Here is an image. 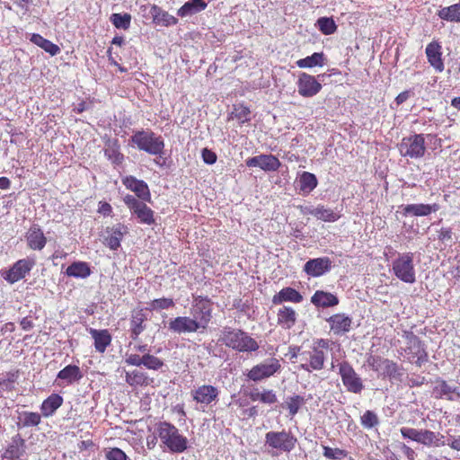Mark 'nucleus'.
Instances as JSON below:
<instances>
[{
	"mask_svg": "<svg viewBox=\"0 0 460 460\" xmlns=\"http://www.w3.org/2000/svg\"><path fill=\"white\" fill-rule=\"evenodd\" d=\"M400 432L404 438L411 439L412 441L418 442L420 440V429L413 428L402 427L400 429Z\"/></svg>",
	"mask_w": 460,
	"mask_h": 460,
	"instance_id": "4d7b16f0",
	"label": "nucleus"
},
{
	"mask_svg": "<svg viewBox=\"0 0 460 460\" xmlns=\"http://www.w3.org/2000/svg\"><path fill=\"white\" fill-rule=\"evenodd\" d=\"M212 303L210 299L199 296L194 298L190 307L191 318L199 323L201 332L205 331L212 318Z\"/></svg>",
	"mask_w": 460,
	"mask_h": 460,
	"instance_id": "39448f33",
	"label": "nucleus"
},
{
	"mask_svg": "<svg viewBox=\"0 0 460 460\" xmlns=\"http://www.w3.org/2000/svg\"><path fill=\"white\" fill-rule=\"evenodd\" d=\"M279 361L275 358H270L254 366L248 372L247 377L254 382L261 381L273 376L280 369Z\"/></svg>",
	"mask_w": 460,
	"mask_h": 460,
	"instance_id": "9b49d317",
	"label": "nucleus"
},
{
	"mask_svg": "<svg viewBox=\"0 0 460 460\" xmlns=\"http://www.w3.org/2000/svg\"><path fill=\"white\" fill-rule=\"evenodd\" d=\"M190 394L197 403L208 406L217 400L219 391L214 385H203L193 389Z\"/></svg>",
	"mask_w": 460,
	"mask_h": 460,
	"instance_id": "a211bd4d",
	"label": "nucleus"
},
{
	"mask_svg": "<svg viewBox=\"0 0 460 460\" xmlns=\"http://www.w3.org/2000/svg\"><path fill=\"white\" fill-rule=\"evenodd\" d=\"M127 189L135 192L138 199L148 201L151 199L147 184L144 181L137 180L133 176H128L123 180Z\"/></svg>",
	"mask_w": 460,
	"mask_h": 460,
	"instance_id": "b1692460",
	"label": "nucleus"
},
{
	"mask_svg": "<svg viewBox=\"0 0 460 460\" xmlns=\"http://www.w3.org/2000/svg\"><path fill=\"white\" fill-rule=\"evenodd\" d=\"M439 209V206L437 203L434 204H409L402 208V214L404 216L413 217H426L433 212H437Z\"/></svg>",
	"mask_w": 460,
	"mask_h": 460,
	"instance_id": "bb28decb",
	"label": "nucleus"
},
{
	"mask_svg": "<svg viewBox=\"0 0 460 460\" xmlns=\"http://www.w3.org/2000/svg\"><path fill=\"white\" fill-rule=\"evenodd\" d=\"M316 26L324 35L333 34L337 31V25L332 17H321L316 21Z\"/></svg>",
	"mask_w": 460,
	"mask_h": 460,
	"instance_id": "a18cd8bd",
	"label": "nucleus"
},
{
	"mask_svg": "<svg viewBox=\"0 0 460 460\" xmlns=\"http://www.w3.org/2000/svg\"><path fill=\"white\" fill-rule=\"evenodd\" d=\"M248 167H259L265 172H275L277 171L281 163L279 160L272 155H260L248 158L245 161Z\"/></svg>",
	"mask_w": 460,
	"mask_h": 460,
	"instance_id": "6ab92c4d",
	"label": "nucleus"
},
{
	"mask_svg": "<svg viewBox=\"0 0 460 460\" xmlns=\"http://www.w3.org/2000/svg\"><path fill=\"white\" fill-rule=\"evenodd\" d=\"M98 212L103 216H110L112 212V208L109 203L101 201L99 203Z\"/></svg>",
	"mask_w": 460,
	"mask_h": 460,
	"instance_id": "69168bd1",
	"label": "nucleus"
},
{
	"mask_svg": "<svg viewBox=\"0 0 460 460\" xmlns=\"http://www.w3.org/2000/svg\"><path fill=\"white\" fill-rule=\"evenodd\" d=\"M403 337L406 340L405 351L409 356V360L420 365L427 358L420 340L411 332H404Z\"/></svg>",
	"mask_w": 460,
	"mask_h": 460,
	"instance_id": "f8f14e48",
	"label": "nucleus"
},
{
	"mask_svg": "<svg viewBox=\"0 0 460 460\" xmlns=\"http://www.w3.org/2000/svg\"><path fill=\"white\" fill-rule=\"evenodd\" d=\"M261 397V402L263 403L272 404L277 402V395L272 390H264Z\"/></svg>",
	"mask_w": 460,
	"mask_h": 460,
	"instance_id": "bf43d9fd",
	"label": "nucleus"
},
{
	"mask_svg": "<svg viewBox=\"0 0 460 460\" xmlns=\"http://www.w3.org/2000/svg\"><path fill=\"white\" fill-rule=\"evenodd\" d=\"M298 93L303 97H313L322 89V84L317 82L314 76L302 73L297 80Z\"/></svg>",
	"mask_w": 460,
	"mask_h": 460,
	"instance_id": "f3484780",
	"label": "nucleus"
},
{
	"mask_svg": "<svg viewBox=\"0 0 460 460\" xmlns=\"http://www.w3.org/2000/svg\"><path fill=\"white\" fill-rule=\"evenodd\" d=\"M303 403L304 398L300 395H294L289 397L286 402L287 407L291 416H294L298 412V410Z\"/></svg>",
	"mask_w": 460,
	"mask_h": 460,
	"instance_id": "603ef678",
	"label": "nucleus"
},
{
	"mask_svg": "<svg viewBox=\"0 0 460 460\" xmlns=\"http://www.w3.org/2000/svg\"><path fill=\"white\" fill-rule=\"evenodd\" d=\"M438 16L446 21L460 22V3L442 8Z\"/></svg>",
	"mask_w": 460,
	"mask_h": 460,
	"instance_id": "79ce46f5",
	"label": "nucleus"
},
{
	"mask_svg": "<svg viewBox=\"0 0 460 460\" xmlns=\"http://www.w3.org/2000/svg\"><path fill=\"white\" fill-rule=\"evenodd\" d=\"M419 438V443L426 447H441L446 445L442 434L429 429H420Z\"/></svg>",
	"mask_w": 460,
	"mask_h": 460,
	"instance_id": "c756f323",
	"label": "nucleus"
},
{
	"mask_svg": "<svg viewBox=\"0 0 460 460\" xmlns=\"http://www.w3.org/2000/svg\"><path fill=\"white\" fill-rule=\"evenodd\" d=\"M305 363L301 364V368L311 372L312 370H321L324 367L326 359V351L311 349L303 354Z\"/></svg>",
	"mask_w": 460,
	"mask_h": 460,
	"instance_id": "412c9836",
	"label": "nucleus"
},
{
	"mask_svg": "<svg viewBox=\"0 0 460 460\" xmlns=\"http://www.w3.org/2000/svg\"><path fill=\"white\" fill-rule=\"evenodd\" d=\"M105 155L114 164H120L124 159L123 155L115 146L105 149Z\"/></svg>",
	"mask_w": 460,
	"mask_h": 460,
	"instance_id": "6e6d98bb",
	"label": "nucleus"
},
{
	"mask_svg": "<svg viewBox=\"0 0 460 460\" xmlns=\"http://www.w3.org/2000/svg\"><path fill=\"white\" fill-rule=\"evenodd\" d=\"M323 53L315 52L309 57L297 60L296 65L300 68H311L316 66H322L323 65Z\"/></svg>",
	"mask_w": 460,
	"mask_h": 460,
	"instance_id": "37998d69",
	"label": "nucleus"
},
{
	"mask_svg": "<svg viewBox=\"0 0 460 460\" xmlns=\"http://www.w3.org/2000/svg\"><path fill=\"white\" fill-rule=\"evenodd\" d=\"M25 238L28 246L31 250L35 251H41L47 243V238L45 237L42 230L37 225H33L30 227L26 233Z\"/></svg>",
	"mask_w": 460,
	"mask_h": 460,
	"instance_id": "393cba45",
	"label": "nucleus"
},
{
	"mask_svg": "<svg viewBox=\"0 0 460 460\" xmlns=\"http://www.w3.org/2000/svg\"><path fill=\"white\" fill-rule=\"evenodd\" d=\"M426 55L429 64L436 71L442 72L444 70L445 66L441 58V46L438 42L432 41L428 44L426 47Z\"/></svg>",
	"mask_w": 460,
	"mask_h": 460,
	"instance_id": "cd10ccee",
	"label": "nucleus"
},
{
	"mask_svg": "<svg viewBox=\"0 0 460 460\" xmlns=\"http://www.w3.org/2000/svg\"><path fill=\"white\" fill-rule=\"evenodd\" d=\"M452 449L460 451V436L458 437H450L447 439V443Z\"/></svg>",
	"mask_w": 460,
	"mask_h": 460,
	"instance_id": "338daca9",
	"label": "nucleus"
},
{
	"mask_svg": "<svg viewBox=\"0 0 460 460\" xmlns=\"http://www.w3.org/2000/svg\"><path fill=\"white\" fill-rule=\"evenodd\" d=\"M330 346V341L328 340L324 339H318L316 341H314L313 349H317L320 351H327Z\"/></svg>",
	"mask_w": 460,
	"mask_h": 460,
	"instance_id": "0e129e2a",
	"label": "nucleus"
},
{
	"mask_svg": "<svg viewBox=\"0 0 460 460\" xmlns=\"http://www.w3.org/2000/svg\"><path fill=\"white\" fill-rule=\"evenodd\" d=\"M123 200L131 213L137 216L140 223L152 225L155 222L154 211L143 201L129 194L126 195Z\"/></svg>",
	"mask_w": 460,
	"mask_h": 460,
	"instance_id": "9d476101",
	"label": "nucleus"
},
{
	"mask_svg": "<svg viewBox=\"0 0 460 460\" xmlns=\"http://www.w3.org/2000/svg\"><path fill=\"white\" fill-rule=\"evenodd\" d=\"M173 306H174L173 299L167 298V297L154 299L153 301H151L149 303V309L155 310V311L169 309Z\"/></svg>",
	"mask_w": 460,
	"mask_h": 460,
	"instance_id": "8fccbe9b",
	"label": "nucleus"
},
{
	"mask_svg": "<svg viewBox=\"0 0 460 460\" xmlns=\"http://www.w3.org/2000/svg\"><path fill=\"white\" fill-rule=\"evenodd\" d=\"M143 356L140 357L137 354H129L126 358V362L128 365L139 367L143 365Z\"/></svg>",
	"mask_w": 460,
	"mask_h": 460,
	"instance_id": "e2e57ef3",
	"label": "nucleus"
},
{
	"mask_svg": "<svg viewBox=\"0 0 460 460\" xmlns=\"http://www.w3.org/2000/svg\"><path fill=\"white\" fill-rule=\"evenodd\" d=\"M361 424L367 429H371L378 424V418L372 411H367L361 416Z\"/></svg>",
	"mask_w": 460,
	"mask_h": 460,
	"instance_id": "864d4df0",
	"label": "nucleus"
},
{
	"mask_svg": "<svg viewBox=\"0 0 460 460\" xmlns=\"http://www.w3.org/2000/svg\"><path fill=\"white\" fill-rule=\"evenodd\" d=\"M367 366L383 377L395 378L401 376L397 364L390 359L378 356H369L367 359Z\"/></svg>",
	"mask_w": 460,
	"mask_h": 460,
	"instance_id": "1a4fd4ad",
	"label": "nucleus"
},
{
	"mask_svg": "<svg viewBox=\"0 0 460 460\" xmlns=\"http://www.w3.org/2000/svg\"><path fill=\"white\" fill-rule=\"evenodd\" d=\"M338 367L342 384L347 391L353 394L361 393L364 389L363 382L351 365L347 361H342Z\"/></svg>",
	"mask_w": 460,
	"mask_h": 460,
	"instance_id": "6e6552de",
	"label": "nucleus"
},
{
	"mask_svg": "<svg viewBox=\"0 0 460 460\" xmlns=\"http://www.w3.org/2000/svg\"><path fill=\"white\" fill-rule=\"evenodd\" d=\"M154 21L157 24L169 26L177 23V19L172 15L169 14L168 13L158 10L156 7H154Z\"/></svg>",
	"mask_w": 460,
	"mask_h": 460,
	"instance_id": "de8ad7c7",
	"label": "nucleus"
},
{
	"mask_svg": "<svg viewBox=\"0 0 460 460\" xmlns=\"http://www.w3.org/2000/svg\"><path fill=\"white\" fill-rule=\"evenodd\" d=\"M219 341L226 347L238 352H253L260 348L257 341L249 333L231 327H225L222 330Z\"/></svg>",
	"mask_w": 460,
	"mask_h": 460,
	"instance_id": "f257e3e1",
	"label": "nucleus"
},
{
	"mask_svg": "<svg viewBox=\"0 0 460 460\" xmlns=\"http://www.w3.org/2000/svg\"><path fill=\"white\" fill-rule=\"evenodd\" d=\"M208 6L207 2L202 0H190L186 2L177 12L181 17L191 16L205 10Z\"/></svg>",
	"mask_w": 460,
	"mask_h": 460,
	"instance_id": "f704fd0d",
	"label": "nucleus"
},
{
	"mask_svg": "<svg viewBox=\"0 0 460 460\" xmlns=\"http://www.w3.org/2000/svg\"><path fill=\"white\" fill-rule=\"evenodd\" d=\"M63 398L59 394H52L45 399L41 404L40 410L44 417H49L62 405Z\"/></svg>",
	"mask_w": 460,
	"mask_h": 460,
	"instance_id": "c9c22d12",
	"label": "nucleus"
},
{
	"mask_svg": "<svg viewBox=\"0 0 460 460\" xmlns=\"http://www.w3.org/2000/svg\"><path fill=\"white\" fill-rule=\"evenodd\" d=\"M168 329L177 334L201 332L199 323L190 316H177L170 320Z\"/></svg>",
	"mask_w": 460,
	"mask_h": 460,
	"instance_id": "dca6fc26",
	"label": "nucleus"
},
{
	"mask_svg": "<svg viewBox=\"0 0 460 460\" xmlns=\"http://www.w3.org/2000/svg\"><path fill=\"white\" fill-rule=\"evenodd\" d=\"M126 381L129 385H148L147 376L141 371L134 370L126 374Z\"/></svg>",
	"mask_w": 460,
	"mask_h": 460,
	"instance_id": "49530a36",
	"label": "nucleus"
},
{
	"mask_svg": "<svg viewBox=\"0 0 460 460\" xmlns=\"http://www.w3.org/2000/svg\"><path fill=\"white\" fill-rule=\"evenodd\" d=\"M302 300V295L292 288H284L272 297L274 305H281L284 302L300 303Z\"/></svg>",
	"mask_w": 460,
	"mask_h": 460,
	"instance_id": "c85d7f7f",
	"label": "nucleus"
},
{
	"mask_svg": "<svg viewBox=\"0 0 460 460\" xmlns=\"http://www.w3.org/2000/svg\"><path fill=\"white\" fill-rule=\"evenodd\" d=\"M433 394L436 398L447 399L449 401H456L460 398V392L458 388L450 385L446 381L441 380L436 383L433 389Z\"/></svg>",
	"mask_w": 460,
	"mask_h": 460,
	"instance_id": "a878e982",
	"label": "nucleus"
},
{
	"mask_svg": "<svg viewBox=\"0 0 460 460\" xmlns=\"http://www.w3.org/2000/svg\"><path fill=\"white\" fill-rule=\"evenodd\" d=\"M311 302L318 307H329L338 305L339 299L332 293L318 290L311 297Z\"/></svg>",
	"mask_w": 460,
	"mask_h": 460,
	"instance_id": "72a5a7b5",
	"label": "nucleus"
},
{
	"mask_svg": "<svg viewBox=\"0 0 460 460\" xmlns=\"http://www.w3.org/2000/svg\"><path fill=\"white\" fill-rule=\"evenodd\" d=\"M30 40L35 45L40 47L46 52L49 53L51 56H56L60 52V49L58 45L52 43L50 40L43 38L40 34H31Z\"/></svg>",
	"mask_w": 460,
	"mask_h": 460,
	"instance_id": "ea45409f",
	"label": "nucleus"
},
{
	"mask_svg": "<svg viewBox=\"0 0 460 460\" xmlns=\"http://www.w3.org/2000/svg\"><path fill=\"white\" fill-rule=\"evenodd\" d=\"M202 158L206 164H213L217 161V155L213 151L204 148L202 150Z\"/></svg>",
	"mask_w": 460,
	"mask_h": 460,
	"instance_id": "680f3d73",
	"label": "nucleus"
},
{
	"mask_svg": "<svg viewBox=\"0 0 460 460\" xmlns=\"http://www.w3.org/2000/svg\"><path fill=\"white\" fill-rule=\"evenodd\" d=\"M128 233V228L123 224H116L105 228L102 234L103 244L111 250L116 251L120 246V242L125 234Z\"/></svg>",
	"mask_w": 460,
	"mask_h": 460,
	"instance_id": "ddd939ff",
	"label": "nucleus"
},
{
	"mask_svg": "<svg viewBox=\"0 0 460 460\" xmlns=\"http://www.w3.org/2000/svg\"><path fill=\"white\" fill-rule=\"evenodd\" d=\"M332 260L328 257L311 259L305 262L304 271L312 277H320L332 269Z\"/></svg>",
	"mask_w": 460,
	"mask_h": 460,
	"instance_id": "aec40b11",
	"label": "nucleus"
},
{
	"mask_svg": "<svg viewBox=\"0 0 460 460\" xmlns=\"http://www.w3.org/2000/svg\"><path fill=\"white\" fill-rule=\"evenodd\" d=\"M318 181L314 173L303 172L298 178V188L304 195L309 194L317 186Z\"/></svg>",
	"mask_w": 460,
	"mask_h": 460,
	"instance_id": "e433bc0d",
	"label": "nucleus"
},
{
	"mask_svg": "<svg viewBox=\"0 0 460 460\" xmlns=\"http://www.w3.org/2000/svg\"><path fill=\"white\" fill-rule=\"evenodd\" d=\"M35 265V260L26 258L17 261L6 272L4 279L10 283H15L23 279Z\"/></svg>",
	"mask_w": 460,
	"mask_h": 460,
	"instance_id": "2eb2a0df",
	"label": "nucleus"
},
{
	"mask_svg": "<svg viewBox=\"0 0 460 460\" xmlns=\"http://www.w3.org/2000/svg\"><path fill=\"white\" fill-rule=\"evenodd\" d=\"M401 155L410 158H420L425 154V139L422 134L403 137L398 145Z\"/></svg>",
	"mask_w": 460,
	"mask_h": 460,
	"instance_id": "423d86ee",
	"label": "nucleus"
},
{
	"mask_svg": "<svg viewBox=\"0 0 460 460\" xmlns=\"http://www.w3.org/2000/svg\"><path fill=\"white\" fill-rule=\"evenodd\" d=\"M304 215H311L319 220L324 222H335L341 216L339 213L333 211L331 208H326L322 205L317 207L307 206L302 209Z\"/></svg>",
	"mask_w": 460,
	"mask_h": 460,
	"instance_id": "4be33fe9",
	"label": "nucleus"
},
{
	"mask_svg": "<svg viewBox=\"0 0 460 460\" xmlns=\"http://www.w3.org/2000/svg\"><path fill=\"white\" fill-rule=\"evenodd\" d=\"M146 320V314L142 310L134 312L130 320V337L132 340L137 341L138 336L146 329L145 321Z\"/></svg>",
	"mask_w": 460,
	"mask_h": 460,
	"instance_id": "2f4dec72",
	"label": "nucleus"
},
{
	"mask_svg": "<svg viewBox=\"0 0 460 460\" xmlns=\"http://www.w3.org/2000/svg\"><path fill=\"white\" fill-rule=\"evenodd\" d=\"M110 20L117 29L127 30L130 26L131 15L128 13H113Z\"/></svg>",
	"mask_w": 460,
	"mask_h": 460,
	"instance_id": "09e8293b",
	"label": "nucleus"
},
{
	"mask_svg": "<svg viewBox=\"0 0 460 460\" xmlns=\"http://www.w3.org/2000/svg\"><path fill=\"white\" fill-rule=\"evenodd\" d=\"M83 377L80 367L75 365H68L58 373L57 379L65 381L66 384H73Z\"/></svg>",
	"mask_w": 460,
	"mask_h": 460,
	"instance_id": "4c0bfd02",
	"label": "nucleus"
},
{
	"mask_svg": "<svg viewBox=\"0 0 460 460\" xmlns=\"http://www.w3.org/2000/svg\"><path fill=\"white\" fill-rule=\"evenodd\" d=\"M296 438L289 432L270 431L265 435V444L280 452H290L294 449Z\"/></svg>",
	"mask_w": 460,
	"mask_h": 460,
	"instance_id": "0eeeda50",
	"label": "nucleus"
},
{
	"mask_svg": "<svg viewBox=\"0 0 460 460\" xmlns=\"http://www.w3.org/2000/svg\"><path fill=\"white\" fill-rule=\"evenodd\" d=\"M327 322L334 334L341 335L350 331L352 319L345 314H335L329 317Z\"/></svg>",
	"mask_w": 460,
	"mask_h": 460,
	"instance_id": "5701e85b",
	"label": "nucleus"
},
{
	"mask_svg": "<svg viewBox=\"0 0 460 460\" xmlns=\"http://www.w3.org/2000/svg\"><path fill=\"white\" fill-rule=\"evenodd\" d=\"M323 456L328 459L339 460L346 456V452L340 448H332L327 446L323 447Z\"/></svg>",
	"mask_w": 460,
	"mask_h": 460,
	"instance_id": "5fc2aeb1",
	"label": "nucleus"
},
{
	"mask_svg": "<svg viewBox=\"0 0 460 460\" xmlns=\"http://www.w3.org/2000/svg\"><path fill=\"white\" fill-rule=\"evenodd\" d=\"M143 366L148 369L157 370L163 367L164 362L157 357L146 353L143 355Z\"/></svg>",
	"mask_w": 460,
	"mask_h": 460,
	"instance_id": "3c124183",
	"label": "nucleus"
},
{
	"mask_svg": "<svg viewBox=\"0 0 460 460\" xmlns=\"http://www.w3.org/2000/svg\"><path fill=\"white\" fill-rule=\"evenodd\" d=\"M91 269L84 261H75L66 268V274L69 277L85 279L91 275Z\"/></svg>",
	"mask_w": 460,
	"mask_h": 460,
	"instance_id": "58836bf2",
	"label": "nucleus"
},
{
	"mask_svg": "<svg viewBox=\"0 0 460 460\" xmlns=\"http://www.w3.org/2000/svg\"><path fill=\"white\" fill-rule=\"evenodd\" d=\"M278 323L284 329L292 328L296 322V313L290 306H282L277 313Z\"/></svg>",
	"mask_w": 460,
	"mask_h": 460,
	"instance_id": "7c9ffc66",
	"label": "nucleus"
},
{
	"mask_svg": "<svg viewBox=\"0 0 460 460\" xmlns=\"http://www.w3.org/2000/svg\"><path fill=\"white\" fill-rule=\"evenodd\" d=\"M250 114L251 111L248 107L243 104H235L234 105L229 119H236L240 124H243L251 120Z\"/></svg>",
	"mask_w": 460,
	"mask_h": 460,
	"instance_id": "c03bdc74",
	"label": "nucleus"
},
{
	"mask_svg": "<svg viewBox=\"0 0 460 460\" xmlns=\"http://www.w3.org/2000/svg\"><path fill=\"white\" fill-rule=\"evenodd\" d=\"M90 333L94 340V348L98 352L103 353L111 344V336L107 330L91 329Z\"/></svg>",
	"mask_w": 460,
	"mask_h": 460,
	"instance_id": "473e14b6",
	"label": "nucleus"
},
{
	"mask_svg": "<svg viewBox=\"0 0 460 460\" xmlns=\"http://www.w3.org/2000/svg\"><path fill=\"white\" fill-rule=\"evenodd\" d=\"M155 431L162 443L172 453H182L188 448L187 438L174 425L166 421L159 422Z\"/></svg>",
	"mask_w": 460,
	"mask_h": 460,
	"instance_id": "f03ea898",
	"label": "nucleus"
},
{
	"mask_svg": "<svg viewBox=\"0 0 460 460\" xmlns=\"http://www.w3.org/2000/svg\"><path fill=\"white\" fill-rule=\"evenodd\" d=\"M130 140L139 150L145 151L149 155H161L164 154V139L152 131H137L132 135Z\"/></svg>",
	"mask_w": 460,
	"mask_h": 460,
	"instance_id": "7ed1b4c3",
	"label": "nucleus"
},
{
	"mask_svg": "<svg viewBox=\"0 0 460 460\" xmlns=\"http://www.w3.org/2000/svg\"><path fill=\"white\" fill-rule=\"evenodd\" d=\"M26 452V442L20 434L12 437L11 441L4 449L2 460H22Z\"/></svg>",
	"mask_w": 460,
	"mask_h": 460,
	"instance_id": "4468645a",
	"label": "nucleus"
},
{
	"mask_svg": "<svg viewBox=\"0 0 460 460\" xmlns=\"http://www.w3.org/2000/svg\"><path fill=\"white\" fill-rule=\"evenodd\" d=\"M20 428L34 427L40 423L41 417L38 412L23 411L18 417Z\"/></svg>",
	"mask_w": 460,
	"mask_h": 460,
	"instance_id": "a19ab883",
	"label": "nucleus"
},
{
	"mask_svg": "<svg viewBox=\"0 0 460 460\" xmlns=\"http://www.w3.org/2000/svg\"><path fill=\"white\" fill-rule=\"evenodd\" d=\"M393 273L404 283L413 284L416 281V271L413 264V253L404 252L394 260Z\"/></svg>",
	"mask_w": 460,
	"mask_h": 460,
	"instance_id": "20e7f679",
	"label": "nucleus"
},
{
	"mask_svg": "<svg viewBox=\"0 0 460 460\" xmlns=\"http://www.w3.org/2000/svg\"><path fill=\"white\" fill-rule=\"evenodd\" d=\"M453 232L451 228L443 227L438 231V238L439 241L446 243L452 241Z\"/></svg>",
	"mask_w": 460,
	"mask_h": 460,
	"instance_id": "052dcab7",
	"label": "nucleus"
},
{
	"mask_svg": "<svg viewBox=\"0 0 460 460\" xmlns=\"http://www.w3.org/2000/svg\"><path fill=\"white\" fill-rule=\"evenodd\" d=\"M107 460H127V455L119 448L114 447L106 453Z\"/></svg>",
	"mask_w": 460,
	"mask_h": 460,
	"instance_id": "13d9d810",
	"label": "nucleus"
},
{
	"mask_svg": "<svg viewBox=\"0 0 460 460\" xmlns=\"http://www.w3.org/2000/svg\"><path fill=\"white\" fill-rule=\"evenodd\" d=\"M402 450L403 452V454L406 456V457L409 459V460H414L415 459V452L412 448H411L410 447L406 446L405 444H403L402 446Z\"/></svg>",
	"mask_w": 460,
	"mask_h": 460,
	"instance_id": "774afa93",
	"label": "nucleus"
}]
</instances>
